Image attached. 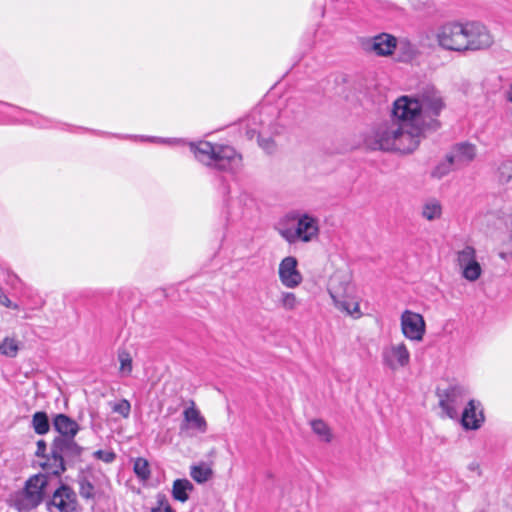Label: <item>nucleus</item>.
<instances>
[{
    "instance_id": "nucleus-1",
    "label": "nucleus",
    "mask_w": 512,
    "mask_h": 512,
    "mask_svg": "<svg viewBox=\"0 0 512 512\" xmlns=\"http://www.w3.org/2000/svg\"><path fill=\"white\" fill-rule=\"evenodd\" d=\"M443 108L444 102L440 93L434 88H427L419 97H399L393 105V120L410 131L417 129L420 134L423 116H438Z\"/></svg>"
},
{
    "instance_id": "nucleus-2",
    "label": "nucleus",
    "mask_w": 512,
    "mask_h": 512,
    "mask_svg": "<svg viewBox=\"0 0 512 512\" xmlns=\"http://www.w3.org/2000/svg\"><path fill=\"white\" fill-rule=\"evenodd\" d=\"M364 143L371 150L411 153L418 147L420 137L417 129L410 131L391 119L375 126L366 135Z\"/></svg>"
},
{
    "instance_id": "nucleus-3",
    "label": "nucleus",
    "mask_w": 512,
    "mask_h": 512,
    "mask_svg": "<svg viewBox=\"0 0 512 512\" xmlns=\"http://www.w3.org/2000/svg\"><path fill=\"white\" fill-rule=\"evenodd\" d=\"M189 147L195 158L208 167L228 173L242 168V156L232 146L198 141L189 143Z\"/></svg>"
},
{
    "instance_id": "nucleus-4",
    "label": "nucleus",
    "mask_w": 512,
    "mask_h": 512,
    "mask_svg": "<svg viewBox=\"0 0 512 512\" xmlns=\"http://www.w3.org/2000/svg\"><path fill=\"white\" fill-rule=\"evenodd\" d=\"M82 452L83 448L74 438L55 437L50 455L40 465L46 473L59 476L66 470V463L80 460Z\"/></svg>"
},
{
    "instance_id": "nucleus-5",
    "label": "nucleus",
    "mask_w": 512,
    "mask_h": 512,
    "mask_svg": "<svg viewBox=\"0 0 512 512\" xmlns=\"http://www.w3.org/2000/svg\"><path fill=\"white\" fill-rule=\"evenodd\" d=\"M293 226L281 225L279 235L289 244L310 243L316 241L320 235L319 219L307 212H293L289 215Z\"/></svg>"
},
{
    "instance_id": "nucleus-6",
    "label": "nucleus",
    "mask_w": 512,
    "mask_h": 512,
    "mask_svg": "<svg viewBox=\"0 0 512 512\" xmlns=\"http://www.w3.org/2000/svg\"><path fill=\"white\" fill-rule=\"evenodd\" d=\"M47 485L46 474L39 473L31 476L25 482L23 489L11 495L10 505L19 512H30L42 503Z\"/></svg>"
},
{
    "instance_id": "nucleus-7",
    "label": "nucleus",
    "mask_w": 512,
    "mask_h": 512,
    "mask_svg": "<svg viewBox=\"0 0 512 512\" xmlns=\"http://www.w3.org/2000/svg\"><path fill=\"white\" fill-rule=\"evenodd\" d=\"M276 114L273 107H263L253 111L248 119L249 132L253 135L257 134L259 145L268 153L274 150V142L266 136L279 133L278 126L274 123Z\"/></svg>"
},
{
    "instance_id": "nucleus-8",
    "label": "nucleus",
    "mask_w": 512,
    "mask_h": 512,
    "mask_svg": "<svg viewBox=\"0 0 512 512\" xmlns=\"http://www.w3.org/2000/svg\"><path fill=\"white\" fill-rule=\"evenodd\" d=\"M328 292L337 309L354 318L362 316L359 302L352 296V289L347 281L333 276L329 282Z\"/></svg>"
},
{
    "instance_id": "nucleus-9",
    "label": "nucleus",
    "mask_w": 512,
    "mask_h": 512,
    "mask_svg": "<svg viewBox=\"0 0 512 512\" xmlns=\"http://www.w3.org/2000/svg\"><path fill=\"white\" fill-rule=\"evenodd\" d=\"M463 37V53L487 50L494 44V36L491 31L479 21L464 22Z\"/></svg>"
},
{
    "instance_id": "nucleus-10",
    "label": "nucleus",
    "mask_w": 512,
    "mask_h": 512,
    "mask_svg": "<svg viewBox=\"0 0 512 512\" xmlns=\"http://www.w3.org/2000/svg\"><path fill=\"white\" fill-rule=\"evenodd\" d=\"M464 22L449 21L435 31L438 46L447 51L463 53Z\"/></svg>"
},
{
    "instance_id": "nucleus-11",
    "label": "nucleus",
    "mask_w": 512,
    "mask_h": 512,
    "mask_svg": "<svg viewBox=\"0 0 512 512\" xmlns=\"http://www.w3.org/2000/svg\"><path fill=\"white\" fill-rule=\"evenodd\" d=\"M467 394V389L461 385H451L439 392V406L443 413L451 419L458 418L459 410L464 404Z\"/></svg>"
},
{
    "instance_id": "nucleus-12",
    "label": "nucleus",
    "mask_w": 512,
    "mask_h": 512,
    "mask_svg": "<svg viewBox=\"0 0 512 512\" xmlns=\"http://www.w3.org/2000/svg\"><path fill=\"white\" fill-rule=\"evenodd\" d=\"M456 262L465 280L475 282L481 277L483 270L473 246L466 245L457 251Z\"/></svg>"
},
{
    "instance_id": "nucleus-13",
    "label": "nucleus",
    "mask_w": 512,
    "mask_h": 512,
    "mask_svg": "<svg viewBox=\"0 0 512 512\" xmlns=\"http://www.w3.org/2000/svg\"><path fill=\"white\" fill-rule=\"evenodd\" d=\"M401 332L405 338L413 342H421L426 333V322L423 316L411 310H404L400 316Z\"/></svg>"
},
{
    "instance_id": "nucleus-14",
    "label": "nucleus",
    "mask_w": 512,
    "mask_h": 512,
    "mask_svg": "<svg viewBox=\"0 0 512 512\" xmlns=\"http://www.w3.org/2000/svg\"><path fill=\"white\" fill-rule=\"evenodd\" d=\"M183 420L180 424L179 430L181 434L194 436L197 434H204L208 430V424L200 410L196 407L194 401H191L189 406L183 410Z\"/></svg>"
},
{
    "instance_id": "nucleus-15",
    "label": "nucleus",
    "mask_w": 512,
    "mask_h": 512,
    "mask_svg": "<svg viewBox=\"0 0 512 512\" xmlns=\"http://www.w3.org/2000/svg\"><path fill=\"white\" fill-rule=\"evenodd\" d=\"M383 364L391 370H398L410 363V352L404 342L390 344L382 351Z\"/></svg>"
},
{
    "instance_id": "nucleus-16",
    "label": "nucleus",
    "mask_w": 512,
    "mask_h": 512,
    "mask_svg": "<svg viewBox=\"0 0 512 512\" xmlns=\"http://www.w3.org/2000/svg\"><path fill=\"white\" fill-rule=\"evenodd\" d=\"M278 275L282 285L289 289L298 287L303 281V276L298 270V261L294 256H287L281 260Z\"/></svg>"
},
{
    "instance_id": "nucleus-17",
    "label": "nucleus",
    "mask_w": 512,
    "mask_h": 512,
    "mask_svg": "<svg viewBox=\"0 0 512 512\" xmlns=\"http://www.w3.org/2000/svg\"><path fill=\"white\" fill-rule=\"evenodd\" d=\"M364 48L378 56H390L397 48V38L388 33H380L368 38L363 43Z\"/></svg>"
},
{
    "instance_id": "nucleus-18",
    "label": "nucleus",
    "mask_w": 512,
    "mask_h": 512,
    "mask_svg": "<svg viewBox=\"0 0 512 512\" xmlns=\"http://www.w3.org/2000/svg\"><path fill=\"white\" fill-rule=\"evenodd\" d=\"M77 501L75 492L68 486L62 485L58 488L48 503V508L52 511L56 508L59 512H73L76 509Z\"/></svg>"
},
{
    "instance_id": "nucleus-19",
    "label": "nucleus",
    "mask_w": 512,
    "mask_h": 512,
    "mask_svg": "<svg viewBox=\"0 0 512 512\" xmlns=\"http://www.w3.org/2000/svg\"><path fill=\"white\" fill-rule=\"evenodd\" d=\"M484 420L481 403L476 400H469L461 416V424L464 429L477 430L482 426Z\"/></svg>"
},
{
    "instance_id": "nucleus-20",
    "label": "nucleus",
    "mask_w": 512,
    "mask_h": 512,
    "mask_svg": "<svg viewBox=\"0 0 512 512\" xmlns=\"http://www.w3.org/2000/svg\"><path fill=\"white\" fill-rule=\"evenodd\" d=\"M476 157V147L470 143H458L451 152L447 154V161L454 164L456 168L468 165Z\"/></svg>"
},
{
    "instance_id": "nucleus-21",
    "label": "nucleus",
    "mask_w": 512,
    "mask_h": 512,
    "mask_svg": "<svg viewBox=\"0 0 512 512\" xmlns=\"http://www.w3.org/2000/svg\"><path fill=\"white\" fill-rule=\"evenodd\" d=\"M53 428L59 433L58 437L75 438L80 430L79 424L65 414H57L53 418Z\"/></svg>"
},
{
    "instance_id": "nucleus-22",
    "label": "nucleus",
    "mask_w": 512,
    "mask_h": 512,
    "mask_svg": "<svg viewBox=\"0 0 512 512\" xmlns=\"http://www.w3.org/2000/svg\"><path fill=\"white\" fill-rule=\"evenodd\" d=\"M421 216L428 221L440 219L442 216L440 201L435 198L425 200L421 208Z\"/></svg>"
},
{
    "instance_id": "nucleus-23",
    "label": "nucleus",
    "mask_w": 512,
    "mask_h": 512,
    "mask_svg": "<svg viewBox=\"0 0 512 512\" xmlns=\"http://www.w3.org/2000/svg\"><path fill=\"white\" fill-rule=\"evenodd\" d=\"M193 490V484L187 479H177L173 483L172 496L182 503L189 499V493Z\"/></svg>"
},
{
    "instance_id": "nucleus-24",
    "label": "nucleus",
    "mask_w": 512,
    "mask_h": 512,
    "mask_svg": "<svg viewBox=\"0 0 512 512\" xmlns=\"http://www.w3.org/2000/svg\"><path fill=\"white\" fill-rule=\"evenodd\" d=\"M31 426L36 434L45 435L50 430V422L46 412L38 411L32 416Z\"/></svg>"
},
{
    "instance_id": "nucleus-25",
    "label": "nucleus",
    "mask_w": 512,
    "mask_h": 512,
    "mask_svg": "<svg viewBox=\"0 0 512 512\" xmlns=\"http://www.w3.org/2000/svg\"><path fill=\"white\" fill-rule=\"evenodd\" d=\"M278 302L279 306L285 311H294L301 304V301L297 298L296 294L288 291L281 292Z\"/></svg>"
},
{
    "instance_id": "nucleus-26",
    "label": "nucleus",
    "mask_w": 512,
    "mask_h": 512,
    "mask_svg": "<svg viewBox=\"0 0 512 512\" xmlns=\"http://www.w3.org/2000/svg\"><path fill=\"white\" fill-rule=\"evenodd\" d=\"M118 361L120 363L119 373L122 377H127L131 374L133 369L132 357L126 350L118 351Z\"/></svg>"
},
{
    "instance_id": "nucleus-27",
    "label": "nucleus",
    "mask_w": 512,
    "mask_h": 512,
    "mask_svg": "<svg viewBox=\"0 0 512 512\" xmlns=\"http://www.w3.org/2000/svg\"><path fill=\"white\" fill-rule=\"evenodd\" d=\"M191 477L198 483H204L212 476V470L205 464L194 465L191 467Z\"/></svg>"
},
{
    "instance_id": "nucleus-28",
    "label": "nucleus",
    "mask_w": 512,
    "mask_h": 512,
    "mask_svg": "<svg viewBox=\"0 0 512 512\" xmlns=\"http://www.w3.org/2000/svg\"><path fill=\"white\" fill-rule=\"evenodd\" d=\"M312 430L315 434L321 437L322 440L329 442L331 440V432L328 425L322 420H313L311 422Z\"/></svg>"
},
{
    "instance_id": "nucleus-29",
    "label": "nucleus",
    "mask_w": 512,
    "mask_h": 512,
    "mask_svg": "<svg viewBox=\"0 0 512 512\" xmlns=\"http://www.w3.org/2000/svg\"><path fill=\"white\" fill-rule=\"evenodd\" d=\"M134 472L141 480H147L150 477L149 463L144 458H137L134 461Z\"/></svg>"
},
{
    "instance_id": "nucleus-30",
    "label": "nucleus",
    "mask_w": 512,
    "mask_h": 512,
    "mask_svg": "<svg viewBox=\"0 0 512 512\" xmlns=\"http://www.w3.org/2000/svg\"><path fill=\"white\" fill-rule=\"evenodd\" d=\"M396 50H399L403 52V56L400 58V60H408L415 54V46L407 39H397V48Z\"/></svg>"
},
{
    "instance_id": "nucleus-31",
    "label": "nucleus",
    "mask_w": 512,
    "mask_h": 512,
    "mask_svg": "<svg viewBox=\"0 0 512 512\" xmlns=\"http://www.w3.org/2000/svg\"><path fill=\"white\" fill-rule=\"evenodd\" d=\"M19 350L17 341L11 338H6L1 344H0V354L8 356V357H15L17 355V352Z\"/></svg>"
},
{
    "instance_id": "nucleus-32",
    "label": "nucleus",
    "mask_w": 512,
    "mask_h": 512,
    "mask_svg": "<svg viewBox=\"0 0 512 512\" xmlns=\"http://www.w3.org/2000/svg\"><path fill=\"white\" fill-rule=\"evenodd\" d=\"M79 493L83 498L91 499L95 495L94 485L85 477H82L78 481Z\"/></svg>"
},
{
    "instance_id": "nucleus-33",
    "label": "nucleus",
    "mask_w": 512,
    "mask_h": 512,
    "mask_svg": "<svg viewBox=\"0 0 512 512\" xmlns=\"http://www.w3.org/2000/svg\"><path fill=\"white\" fill-rule=\"evenodd\" d=\"M112 410L113 412L120 414L122 417L127 418L130 415L131 405L128 400L122 399L112 406Z\"/></svg>"
},
{
    "instance_id": "nucleus-34",
    "label": "nucleus",
    "mask_w": 512,
    "mask_h": 512,
    "mask_svg": "<svg viewBox=\"0 0 512 512\" xmlns=\"http://www.w3.org/2000/svg\"><path fill=\"white\" fill-rule=\"evenodd\" d=\"M512 179V165L509 163H503L499 167V181L502 184H507Z\"/></svg>"
},
{
    "instance_id": "nucleus-35",
    "label": "nucleus",
    "mask_w": 512,
    "mask_h": 512,
    "mask_svg": "<svg viewBox=\"0 0 512 512\" xmlns=\"http://www.w3.org/2000/svg\"><path fill=\"white\" fill-rule=\"evenodd\" d=\"M457 169L454 164L447 161V158L444 162L440 163L434 170L433 175L442 178L447 175L451 170Z\"/></svg>"
},
{
    "instance_id": "nucleus-36",
    "label": "nucleus",
    "mask_w": 512,
    "mask_h": 512,
    "mask_svg": "<svg viewBox=\"0 0 512 512\" xmlns=\"http://www.w3.org/2000/svg\"><path fill=\"white\" fill-rule=\"evenodd\" d=\"M94 457L105 463H111L115 460L116 454L110 450H97L94 452Z\"/></svg>"
},
{
    "instance_id": "nucleus-37",
    "label": "nucleus",
    "mask_w": 512,
    "mask_h": 512,
    "mask_svg": "<svg viewBox=\"0 0 512 512\" xmlns=\"http://www.w3.org/2000/svg\"><path fill=\"white\" fill-rule=\"evenodd\" d=\"M0 304L7 308L13 309V310H19L18 304L12 302L8 296L1 294V293H0Z\"/></svg>"
},
{
    "instance_id": "nucleus-38",
    "label": "nucleus",
    "mask_w": 512,
    "mask_h": 512,
    "mask_svg": "<svg viewBox=\"0 0 512 512\" xmlns=\"http://www.w3.org/2000/svg\"><path fill=\"white\" fill-rule=\"evenodd\" d=\"M139 139L142 141L149 140V141L161 142V143H166V144H176V143L180 142V140H177V139H163V138L144 137V136L139 137Z\"/></svg>"
},
{
    "instance_id": "nucleus-39",
    "label": "nucleus",
    "mask_w": 512,
    "mask_h": 512,
    "mask_svg": "<svg viewBox=\"0 0 512 512\" xmlns=\"http://www.w3.org/2000/svg\"><path fill=\"white\" fill-rule=\"evenodd\" d=\"M46 451V442L44 440H39L37 442V450H36V455L38 457H43L45 460L48 456H45L44 453Z\"/></svg>"
},
{
    "instance_id": "nucleus-40",
    "label": "nucleus",
    "mask_w": 512,
    "mask_h": 512,
    "mask_svg": "<svg viewBox=\"0 0 512 512\" xmlns=\"http://www.w3.org/2000/svg\"><path fill=\"white\" fill-rule=\"evenodd\" d=\"M161 505L163 506H160L157 509H153V512H173L171 506L168 503L162 502Z\"/></svg>"
},
{
    "instance_id": "nucleus-41",
    "label": "nucleus",
    "mask_w": 512,
    "mask_h": 512,
    "mask_svg": "<svg viewBox=\"0 0 512 512\" xmlns=\"http://www.w3.org/2000/svg\"><path fill=\"white\" fill-rule=\"evenodd\" d=\"M32 124L39 126L40 128H46L48 126L47 120L44 118H39V117H37L36 121L32 122Z\"/></svg>"
},
{
    "instance_id": "nucleus-42",
    "label": "nucleus",
    "mask_w": 512,
    "mask_h": 512,
    "mask_svg": "<svg viewBox=\"0 0 512 512\" xmlns=\"http://www.w3.org/2000/svg\"><path fill=\"white\" fill-rule=\"evenodd\" d=\"M507 99L508 101L512 102V82L511 85L509 86V89L507 90Z\"/></svg>"
},
{
    "instance_id": "nucleus-43",
    "label": "nucleus",
    "mask_w": 512,
    "mask_h": 512,
    "mask_svg": "<svg viewBox=\"0 0 512 512\" xmlns=\"http://www.w3.org/2000/svg\"><path fill=\"white\" fill-rule=\"evenodd\" d=\"M499 257H500V258H502V259H504V260H506V259H507V257H508V254H507V253H505V252H500V253H499Z\"/></svg>"
}]
</instances>
